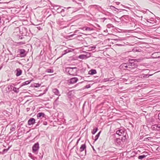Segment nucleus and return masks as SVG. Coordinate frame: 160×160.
<instances>
[{
	"mask_svg": "<svg viewBox=\"0 0 160 160\" xmlns=\"http://www.w3.org/2000/svg\"><path fill=\"white\" fill-rule=\"evenodd\" d=\"M116 141L117 143H119L121 142V140L120 139H117Z\"/></svg>",
	"mask_w": 160,
	"mask_h": 160,
	"instance_id": "dca6fc26",
	"label": "nucleus"
},
{
	"mask_svg": "<svg viewBox=\"0 0 160 160\" xmlns=\"http://www.w3.org/2000/svg\"><path fill=\"white\" fill-rule=\"evenodd\" d=\"M25 52V50L23 49H21L20 50V53L21 55H23Z\"/></svg>",
	"mask_w": 160,
	"mask_h": 160,
	"instance_id": "4468645a",
	"label": "nucleus"
},
{
	"mask_svg": "<svg viewBox=\"0 0 160 160\" xmlns=\"http://www.w3.org/2000/svg\"><path fill=\"white\" fill-rule=\"evenodd\" d=\"M85 57H86V56L85 55H80L79 56V58L80 59H84L85 58Z\"/></svg>",
	"mask_w": 160,
	"mask_h": 160,
	"instance_id": "ddd939ff",
	"label": "nucleus"
},
{
	"mask_svg": "<svg viewBox=\"0 0 160 160\" xmlns=\"http://www.w3.org/2000/svg\"><path fill=\"white\" fill-rule=\"evenodd\" d=\"M92 48H94H94H95V47H92Z\"/></svg>",
	"mask_w": 160,
	"mask_h": 160,
	"instance_id": "5701e85b",
	"label": "nucleus"
},
{
	"mask_svg": "<svg viewBox=\"0 0 160 160\" xmlns=\"http://www.w3.org/2000/svg\"><path fill=\"white\" fill-rule=\"evenodd\" d=\"M98 129V128H96L95 129H93L92 132V134H94L97 132Z\"/></svg>",
	"mask_w": 160,
	"mask_h": 160,
	"instance_id": "1a4fd4ad",
	"label": "nucleus"
},
{
	"mask_svg": "<svg viewBox=\"0 0 160 160\" xmlns=\"http://www.w3.org/2000/svg\"><path fill=\"white\" fill-rule=\"evenodd\" d=\"M45 114L43 113L40 112L37 114V116L38 117H44Z\"/></svg>",
	"mask_w": 160,
	"mask_h": 160,
	"instance_id": "6e6552de",
	"label": "nucleus"
},
{
	"mask_svg": "<svg viewBox=\"0 0 160 160\" xmlns=\"http://www.w3.org/2000/svg\"><path fill=\"white\" fill-rule=\"evenodd\" d=\"M90 87V85H87L86 86V88H88Z\"/></svg>",
	"mask_w": 160,
	"mask_h": 160,
	"instance_id": "6ab92c4d",
	"label": "nucleus"
},
{
	"mask_svg": "<svg viewBox=\"0 0 160 160\" xmlns=\"http://www.w3.org/2000/svg\"><path fill=\"white\" fill-rule=\"evenodd\" d=\"M97 72L95 70H91L89 71V74L93 75L96 73Z\"/></svg>",
	"mask_w": 160,
	"mask_h": 160,
	"instance_id": "423d86ee",
	"label": "nucleus"
},
{
	"mask_svg": "<svg viewBox=\"0 0 160 160\" xmlns=\"http://www.w3.org/2000/svg\"><path fill=\"white\" fill-rule=\"evenodd\" d=\"M85 28V30L86 31H89L90 30V28H88V27H83V29Z\"/></svg>",
	"mask_w": 160,
	"mask_h": 160,
	"instance_id": "f3484780",
	"label": "nucleus"
},
{
	"mask_svg": "<svg viewBox=\"0 0 160 160\" xmlns=\"http://www.w3.org/2000/svg\"><path fill=\"white\" fill-rule=\"evenodd\" d=\"M35 123V120L33 118H30L28 121V124L29 125L34 124Z\"/></svg>",
	"mask_w": 160,
	"mask_h": 160,
	"instance_id": "20e7f679",
	"label": "nucleus"
},
{
	"mask_svg": "<svg viewBox=\"0 0 160 160\" xmlns=\"http://www.w3.org/2000/svg\"><path fill=\"white\" fill-rule=\"evenodd\" d=\"M52 70L51 69H48L47 70V72H52Z\"/></svg>",
	"mask_w": 160,
	"mask_h": 160,
	"instance_id": "a211bd4d",
	"label": "nucleus"
},
{
	"mask_svg": "<svg viewBox=\"0 0 160 160\" xmlns=\"http://www.w3.org/2000/svg\"><path fill=\"white\" fill-rule=\"evenodd\" d=\"M100 132H100L98 133V134L95 136V141H96V140H97L98 139V138H99V136Z\"/></svg>",
	"mask_w": 160,
	"mask_h": 160,
	"instance_id": "f8f14e48",
	"label": "nucleus"
},
{
	"mask_svg": "<svg viewBox=\"0 0 160 160\" xmlns=\"http://www.w3.org/2000/svg\"><path fill=\"white\" fill-rule=\"evenodd\" d=\"M31 81V80L26 81L23 83V85H25L29 84Z\"/></svg>",
	"mask_w": 160,
	"mask_h": 160,
	"instance_id": "9b49d317",
	"label": "nucleus"
},
{
	"mask_svg": "<svg viewBox=\"0 0 160 160\" xmlns=\"http://www.w3.org/2000/svg\"><path fill=\"white\" fill-rule=\"evenodd\" d=\"M32 152L33 153L37 154L38 153L39 148V144L38 142L35 143L32 147Z\"/></svg>",
	"mask_w": 160,
	"mask_h": 160,
	"instance_id": "f257e3e1",
	"label": "nucleus"
},
{
	"mask_svg": "<svg viewBox=\"0 0 160 160\" xmlns=\"http://www.w3.org/2000/svg\"><path fill=\"white\" fill-rule=\"evenodd\" d=\"M16 72V75L17 76H19L22 74V70L19 68L17 69Z\"/></svg>",
	"mask_w": 160,
	"mask_h": 160,
	"instance_id": "39448f33",
	"label": "nucleus"
},
{
	"mask_svg": "<svg viewBox=\"0 0 160 160\" xmlns=\"http://www.w3.org/2000/svg\"><path fill=\"white\" fill-rule=\"evenodd\" d=\"M123 131L122 130H118L116 131V134L119 136H121L122 134L123 133Z\"/></svg>",
	"mask_w": 160,
	"mask_h": 160,
	"instance_id": "0eeeda50",
	"label": "nucleus"
},
{
	"mask_svg": "<svg viewBox=\"0 0 160 160\" xmlns=\"http://www.w3.org/2000/svg\"><path fill=\"white\" fill-rule=\"evenodd\" d=\"M2 68V67H0V70H1V69Z\"/></svg>",
	"mask_w": 160,
	"mask_h": 160,
	"instance_id": "4be33fe9",
	"label": "nucleus"
},
{
	"mask_svg": "<svg viewBox=\"0 0 160 160\" xmlns=\"http://www.w3.org/2000/svg\"><path fill=\"white\" fill-rule=\"evenodd\" d=\"M82 155V156H83V154H82V155Z\"/></svg>",
	"mask_w": 160,
	"mask_h": 160,
	"instance_id": "b1692460",
	"label": "nucleus"
},
{
	"mask_svg": "<svg viewBox=\"0 0 160 160\" xmlns=\"http://www.w3.org/2000/svg\"><path fill=\"white\" fill-rule=\"evenodd\" d=\"M25 55H22V56H21V57H25Z\"/></svg>",
	"mask_w": 160,
	"mask_h": 160,
	"instance_id": "aec40b11",
	"label": "nucleus"
},
{
	"mask_svg": "<svg viewBox=\"0 0 160 160\" xmlns=\"http://www.w3.org/2000/svg\"><path fill=\"white\" fill-rule=\"evenodd\" d=\"M82 29H83L84 30H85V28L83 29V28H82Z\"/></svg>",
	"mask_w": 160,
	"mask_h": 160,
	"instance_id": "412c9836",
	"label": "nucleus"
},
{
	"mask_svg": "<svg viewBox=\"0 0 160 160\" xmlns=\"http://www.w3.org/2000/svg\"><path fill=\"white\" fill-rule=\"evenodd\" d=\"M78 80V79L77 78L74 77L68 80V82L69 84H72L77 82Z\"/></svg>",
	"mask_w": 160,
	"mask_h": 160,
	"instance_id": "f03ea898",
	"label": "nucleus"
},
{
	"mask_svg": "<svg viewBox=\"0 0 160 160\" xmlns=\"http://www.w3.org/2000/svg\"><path fill=\"white\" fill-rule=\"evenodd\" d=\"M145 157L144 155L140 156L138 157V158L139 159H142Z\"/></svg>",
	"mask_w": 160,
	"mask_h": 160,
	"instance_id": "2eb2a0df",
	"label": "nucleus"
},
{
	"mask_svg": "<svg viewBox=\"0 0 160 160\" xmlns=\"http://www.w3.org/2000/svg\"><path fill=\"white\" fill-rule=\"evenodd\" d=\"M86 146L85 144H83L80 147L79 149V151L80 152H82L84 150H85V152L84 153V155L86 154Z\"/></svg>",
	"mask_w": 160,
	"mask_h": 160,
	"instance_id": "7ed1b4c3",
	"label": "nucleus"
},
{
	"mask_svg": "<svg viewBox=\"0 0 160 160\" xmlns=\"http://www.w3.org/2000/svg\"><path fill=\"white\" fill-rule=\"evenodd\" d=\"M158 54V53L157 52L154 53H153L152 54V57L153 58H157V55Z\"/></svg>",
	"mask_w": 160,
	"mask_h": 160,
	"instance_id": "9d476101",
	"label": "nucleus"
}]
</instances>
